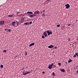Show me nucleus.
<instances>
[{"label": "nucleus", "instance_id": "1", "mask_svg": "<svg viewBox=\"0 0 78 78\" xmlns=\"http://www.w3.org/2000/svg\"><path fill=\"white\" fill-rule=\"evenodd\" d=\"M46 32L47 33L48 35V36L50 35V34L52 35L53 34V32L52 31H50L49 30H47L46 31Z\"/></svg>", "mask_w": 78, "mask_h": 78}, {"label": "nucleus", "instance_id": "2", "mask_svg": "<svg viewBox=\"0 0 78 78\" xmlns=\"http://www.w3.org/2000/svg\"><path fill=\"white\" fill-rule=\"evenodd\" d=\"M40 13V12L39 11L36 10L35 12H34V14H35V15L38 14H39Z\"/></svg>", "mask_w": 78, "mask_h": 78}, {"label": "nucleus", "instance_id": "3", "mask_svg": "<svg viewBox=\"0 0 78 78\" xmlns=\"http://www.w3.org/2000/svg\"><path fill=\"white\" fill-rule=\"evenodd\" d=\"M65 6H66V9H67L69 8L70 7V6L69 5V4H67L65 5Z\"/></svg>", "mask_w": 78, "mask_h": 78}, {"label": "nucleus", "instance_id": "4", "mask_svg": "<svg viewBox=\"0 0 78 78\" xmlns=\"http://www.w3.org/2000/svg\"><path fill=\"white\" fill-rule=\"evenodd\" d=\"M43 35L45 37H47L48 36V34L46 31H44L43 33Z\"/></svg>", "mask_w": 78, "mask_h": 78}, {"label": "nucleus", "instance_id": "5", "mask_svg": "<svg viewBox=\"0 0 78 78\" xmlns=\"http://www.w3.org/2000/svg\"><path fill=\"white\" fill-rule=\"evenodd\" d=\"M30 73V72H27V73H25L24 72H23L22 74L24 76H26V74H29Z\"/></svg>", "mask_w": 78, "mask_h": 78}, {"label": "nucleus", "instance_id": "6", "mask_svg": "<svg viewBox=\"0 0 78 78\" xmlns=\"http://www.w3.org/2000/svg\"><path fill=\"white\" fill-rule=\"evenodd\" d=\"M4 21H0V25H3L4 24Z\"/></svg>", "mask_w": 78, "mask_h": 78}, {"label": "nucleus", "instance_id": "7", "mask_svg": "<svg viewBox=\"0 0 78 78\" xmlns=\"http://www.w3.org/2000/svg\"><path fill=\"white\" fill-rule=\"evenodd\" d=\"M54 47V46H53V45H50L49 46H48V48H51Z\"/></svg>", "mask_w": 78, "mask_h": 78}, {"label": "nucleus", "instance_id": "8", "mask_svg": "<svg viewBox=\"0 0 78 78\" xmlns=\"http://www.w3.org/2000/svg\"><path fill=\"white\" fill-rule=\"evenodd\" d=\"M27 13L28 14H32L33 12L31 11H28L27 12Z\"/></svg>", "mask_w": 78, "mask_h": 78}, {"label": "nucleus", "instance_id": "9", "mask_svg": "<svg viewBox=\"0 0 78 78\" xmlns=\"http://www.w3.org/2000/svg\"><path fill=\"white\" fill-rule=\"evenodd\" d=\"M35 44L34 43H31V44H30L29 45V46L30 47H31L33 45H34Z\"/></svg>", "mask_w": 78, "mask_h": 78}, {"label": "nucleus", "instance_id": "10", "mask_svg": "<svg viewBox=\"0 0 78 78\" xmlns=\"http://www.w3.org/2000/svg\"><path fill=\"white\" fill-rule=\"evenodd\" d=\"M52 66L50 65H49L48 66V68L49 69H51L52 68Z\"/></svg>", "mask_w": 78, "mask_h": 78}, {"label": "nucleus", "instance_id": "11", "mask_svg": "<svg viewBox=\"0 0 78 78\" xmlns=\"http://www.w3.org/2000/svg\"><path fill=\"white\" fill-rule=\"evenodd\" d=\"M60 71L62 72L65 73V71L64 69H60Z\"/></svg>", "mask_w": 78, "mask_h": 78}, {"label": "nucleus", "instance_id": "12", "mask_svg": "<svg viewBox=\"0 0 78 78\" xmlns=\"http://www.w3.org/2000/svg\"><path fill=\"white\" fill-rule=\"evenodd\" d=\"M15 23H16V22L14 21V22H13V23H12V24L13 25V26H15Z\"/></svg>", "mask_w": 78, "mask_h": 78}, {"label": "nucleus", "instance_id": "13", "mask_svg": "<svg viewBox=\"0 0 78 78\" xmlns=\"http://www.w3.org/2000/svg\"><path fill=\"white\" fill-rule=\"evenodd\" d=\"M8 16L10 17H12L13 16L12 15H9Z\"/></svg>", "mask_w": 78, "mask_h": 78}, {"label": "nucleus", "instance_id": "14", "mask_svg": "<svg viewBox=\"0 0 78 78\" xmlns=\"http://www.w3.org/2000/svg\"><path fill=\"white\" fill-rule=\"evenodd\" d=\"M72 61H73L72 60L70 59L68 61V62L70 63V62H72Z\"/></svg>", "mask_w": 78, "mask_h": 78}, {"label": "nucleus", "instance_id": "15", "mask_svg": "<svg viewBox=\"0 0 78 78\" xmlns=\"http://www.w3.org/2000/svg\"><path fill=\"white\" fill-rule=\"evenodd\" d=\"M16 24H17V25H19V22L18 21H16Z\"/></svg>", "mask_w": 78, "mask_h": 78}, {"label": "nucleus", "instance_id": "16", "mask_svg": "<svg viewBox=\"0 0 78 78\" xmlns=\"http://www.w3.org/2000/svg\"><path fill=\"white\" fill-rule=\"evenodd\" d=\"M45 16V14L44 13H43V14H42V16L43 17H44Z\"/></svg>", "mask_w": 78, "mask_h": 78}, {"label": "nucleus", "instance_id": "17", "mask_svg": "<svg viewBox=\"0 0 78 78\" xmlns=\"http://www.w3.org/2000/svg\"><path fill=\"white\" fill-rule=\"evenodd\" d=\"M32 15L33 16V17H34V16H36V15L35 14H32Z\"/></svg>", "mask_w": 78, "mask_h": 78}, {"label": "nucleus", "instance_id": "18", "mask_svg": "<svg viewBox=\"0 0 78 78\" xmlns=\"http://www.w3.org/2000/svg\"><path fill=\"white\" fill-rule=\"evenodd\" d=\"M29 16L30 17H31V18H33V15H29Z\"/></svg>", "mask_w": 78, "mask_h": 78}, {"label": "nucleus", "instance_id": "19", "mask_svg": "<svg viewBox=\"0 0 78 78\" xmlns=\"http://www.w3.org/2000/svg\"><path fill=\"white\" fill-rule=\"evenodd\" d=\"M24 21V19L23 18H22L21 19V22H23Z\"/></svg>", "mask_w": 78, "mask_h": 78}, {"label": "nucleus", "instance_id": "20", "mask_svg": "<svg viewBox=\"0 0 78 78\" xmlns=\"http://www.w3.org/2000/svg\"><path fill=\"white\" fill-rule=\"evenodd\" d=\"M32 23V21H30L29 23H28V24H31Z\"/></svg>", "mask_w": 78, "mask_h": 78}, {"label": "nucleus", "instance_id": "21", "mask_svg": "<svg viewBox=\"0 0 78 78\" xmlns=\"http://www.w3.org/2000/svg\"><path fill=\"white\" fill-rule=\"evenodd\" d=\"M75 55L78 57V53H75Z\"/></svg>", "mask_w": 78, "mask_h": 78}, {"label": "nucleus", "instance_id": "22", "mask_svg": "<svg viewBox=\"0 0 78 78\" xmlns=\"http://www.w3.org/2000/svg\"><path fill=\"white\" fill-rule=\"evenodd\" d=\"M52 74L53 76H55V73L54 72L52 73Z\"/></svg>", "mask_w": 78, "mask_h": 78}, {"label": "nucleus", "instance_id": "23", "mask_svg": "<svg viewBox=\"0 0 78 78\" xmlns=\"http://www.w3.org/2000/svg\"><path fill=\"white\" fill-rule=\"evenodd\" d=\"M7 52V51H6V50H4L3 51V52L4 53H6Z\"/></svg>", "mask_w": 78, "mask_h": 78}, {"label": "nucleus", "instance_id": "24", "mask_svg": "<svg viewBox=\"0 0 78 78\" xmlns=\"http://www.w3.org/2000/svg\"><path fill=\"white\" fill-rule=\"evenodd\" d=\"M27 24H28V23L27 22L24 23V25H27Z\"/></svg>", "mask_w": 78, "mask_h": 78}, {"label": "nucleus", "instance_id": "25", "mask_svg": "<svg viewBox=\"0 0 78 78\" xmlns=\"http://www.w3.org/2000/svg\"><path fill=\"white\" fill-rule=\"evenodd\" d=\"M58 64L60 66H61V65H62L61 63H58Z\"/></svg>", "mask_w": 78, "mask_h": 78}, {"label": "nucleus", "instance_id": "26", "mask_svg": "<svg viewBox=\"0 0 78 78\" xmlns=\"http://www.w3.org/2000/svg\"><path fill=\"white\" fill-rule=\"evenodd\" d=\"M56 26L57 27H59L60 26V24L57 25Z\"/></svg>", "mask_w": 78, "mask_h": 78}, {"label": "nucleus", "instance_id": "27", "mask_svg": "<svg viewBox=\"0 0 78 78\" xmlns=\"http://www.w3.org/2000/svg\"><path fill=\"white\" fill-rule=\"evenodd\" d=\"M0 67H1V68H3V66L2 65H1Z\"/></svg>", "mask_w": 78, "mask_h": 78}, {"label": "nucleus", "instance_id": "28", "mask_svg": "<svg viewBox=\"0 0 78 78\" xmlns=\"http://www.w3.org/2000/svg\"><path fill=\"white\" fill-rule=\"evenodd\" d=\"M11 31V29H9V30L8 31H7V32H10Z\"/></svg>", "mask_w": 78, "mask_h": 78}, {"label": "nucleus", "instance_id": "29", "mask_svg": "<svg viewBox=\"0 0 78 78\" xmlns=\"http://www.w3.org/2000/svg\"><path fill=\"white\" fill-rule=\"evenodd\" d=\"M42 38L43 39H44L45 38L44 36V35H43L42 36Z\"/></svg>", "mask_w": 78, "mask_h": 78}, {"label": "nucleus", "instance_id": "30", "mask_svg": "<svg viewBox=\"0 0 78 78\" xmlns=\"http://www.w3.org/2000/svg\"><path fill=\"white\" fill-rule=\"evenodd\" d=\"M51 65V66L52 67V66L54 65V64H53V63H52V64H51V65Z\"/></svg>", "mask_w": 78, "mask_h": 78}, {"label": "nucleus", "instance_id": "31", "mask_svg": "<svg viewBox=\"0 0 78 78\" xmlns=\"http://www.w3.org/2000/svg\"><path fill=\"white\" fill-rule=\"evenodd\" d=\"M43 13H44V12H45V10H43Z\"/></svg>", "mask_w": 78, "mask_h": 78}, {"label": "nucleus", "instance_id": "32", "mask_svg": "<svg viewBox=\"0 0 78 78\" xmlns=\"http://www.w3.org/2000/svg\"><path fill=\"white\" fill-rule=\"evenodd\" d=\"M27 53L25 52V55H27Z\"/></svg>", "mask_w": 78, "mask_h": 78}, {"label": "nucleus", "instance_id": "33", "mask_svg": "<svg viewBox=\"0 0 78 78\" xmlns=\"http://www.w3.org/2000/svg\"><path fill=\"white\" fill-rule=\"evenodd\" d=\"M76 57V55H74L73 56V57Z\"/></svg>", "mask_w": 78, "mask_h": 78}, {"label": "nucleus", "instance_id": "34", "mask_svg": "<svg viewBox=\"0 0 78 78\" xmlns=\"http://www.w3.org/2000/svg\"><path fill=\"white\" fill-rule=\"evenodd\" d=\"M45 72H44V71H43L42 72V74H44V73H45Z\"/></svg>", "mask_w": 78, "mask_h": 78}, {"label": "nucleus", "instance_id": "35", "mask_svg": "<svg viewBox=\"0 0 78 78\" xmlns=\"http://www.w3.org/2000/svg\"><path fill=\"white\" fill-rule=\"evenodd\" d=\"M76 73H78V69H77V71Z\"/></svg>", "mask_w": 78, "mask_h": 78}, {"label": "nucleus", "instance_id": "36", "mask_svg": "<svg viewBox=\"0 0 78 78\" xmlns=\"http://www.w3.org/2000/svg\"><path fill=\"white\" fill-rule=\"evenodd\" d=\"M8 30V29L6 28L5 29V30Z\"/></svg>", "mask_w": 78, "mask_h": 78}, {"label": "nucleus", "instance_id": "37", "mask_svg": "<svg viewBox=\"0 0 78 78\" xmlns=\"http://www.w3.org/2000/svg\"><path fill=\"white\" fill-rule=\"evenodd\" d=\"M70 38H69V39H68V41H70Z\"/></svg>", "mask_w": 78, "mask_h": 78}, {"label": "nucleus", "instance_id": "38", "mask_svg": "<svg viewBox=\"0 0 78 78\" xmlns=\"http://www.w3.org/2000/svg\"><path fill=\"white\" fill-rule=\"evenodd\" d=\"M54 48L55 49H57V47H54Z\"/></svg>", "mask_w": 78, "mask_h": 78}, {"label": "nucleus", "instance_id": "39", "mask_svg": "<svg viewBox=\"0 0 78 78\" xmlns=\"http://www.w3.org/2000/svg\"><path fill=\"white\" fill-rule=\"evenodd\" d=\"M70 26V24H69L68 25V26Z\"/></svg>", "mask_w": 78, "mask_h": 78}, {"label": "nucleus", "instance_id": "40", "mask_svg": "<svg viewBox=\"0 0 78 78\" xmlns=\"http://www.w3.org/2000/svg\"><path fill=\"white\" fill-rule=\"evenodd\" d=\"M47 1H50V0H46Z\"/></svg>", "mask_w": 78, "mask_h": 78}, {"label": "nucleus", "instance_id": "41", "mask_svg": "<svg viewBox=\"0 0 78 78\" xmlns=\"http://www.w3.org/2000/svg\"><path fill=\"white\" fill-rule=\"evenodd\" d=\"M42 12H42V11H41V13H42Z\"/></svg>", "mask_w": 78, "mask_h": 78}, {"label": "nucleus", "instance_id": "42", "mask_svg": "<svg viewBox=\"0 0 78 78\" xmlns=\"http://www.w3.org/2000/svg\"><path fill=\"white\" fill-rule=\"evenodd\" d=\"M19 14V12H17V14Z\"/></svg>", "mask_w": 78, "mask_h": 78}, {"label": "nucleus", "instance_id": "43", "mask_svg": "<svg viewBox=\"0 0 78 78\" xmlns=\"http://www.w3.org/2000/svg\"><path fill=\"white\" fill-rule=\"evenodd\" d=\"M65 63H66V64H67V62H65Z\"/></svg>", "mask_w": 78, "mask_h": 78}, {"label": "nucleus", "instance_id": "44", "mask_svg": "<svg viewBox=\"0 0 78 78\" xmlns=\"http://www.w3.org/2000/svg\"><path fill=\"white\" fill-rule=\"evenodd\" d=\"M17 56H15V58H16Z\"/></svg>", "mask_w": 78, "mask_h": 78}, {"label": "nucleus", "instance_id": "45", "mask_svg": "<svg viewBox=\"0 0 78 78\" xmlns=\"http://www.w3.org/2000/svg\"><path fill=\"white\" fill-rule=\"evenodd\" d=\"M56 67V66L55 65V67Z\"/></svg>", "mask_w": 78, "mask_h": 78}, {"label": "nucleus", "instance_id": "46", "mask_svg": "<svg viewBox=\"0 0 78 78\" xmlns=\"http://www.w3.org/2000/svg\"><path fill=\"white\" fill-rule=\"evenodd\" d=\"M41 14L42 15V13H41Z\"/></svg>", "mask_w": 78, "mask_h": 78}]
</instances>
